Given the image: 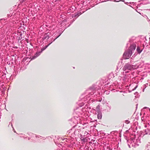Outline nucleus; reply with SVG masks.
<instances>
[{
	"mask_svg": "<svg viewBox=\"0 0 150 150\" xmlns=\"http://www.w3.org/2000/svg\"><path fill=\"white\" fill-rule=\"evenodd\" d=\"M98 87V86L94 84L87 90L82 95V96L83 98H82L83 100H89L90 99L89 98L90 96L95 97L96 95L97 96L96 90L97 88Z\"/></svg>",
	"mask_w": 150,
	"mask_h": 150,
	"instance_id": "nucleus-1",
	"label": "nucleus"
},
{
	"mask_svg": "<svg viewBox=\"0 0 150 150\" xmlns=\"http://www.w3.org/2000/svg\"><path fill=\"white\" fill-rule=\"evenodd\" d=\"M138 67V65L131 64L129 63H128L125 64L122 68V70L124 71H125V73H126L129 72L128 71H126V70L131 71L134 70Z\"/></svg>",
	"mask_w": 150,
	"mask_h": 150,
	"instance_id": "nucleus-2",
	"label": "nucleus"
},
{
	"mask_svg": "<svg viewBox=\"0 0 150 150\" xmlns=\"http://www.w3.org/2000/svg\"><path fill=\"white\" fill-rule=\"evenodd\" d=\"M84 105V104L82 103L81 104V105H79V107H77L76 108L74 109V114H76L78 116H79L80 113H81V109H80V107L81 108Z\"/></svg>",
	"mask_w": 150,
	"mask_h": 150,
	"instance_id": "nucleus-3",
	"label": "nucleus"
},
{
	"mask_svg": "<svg viewBox=\"0 0 150 150\" xmlns=\"http://www.w3.org/2000/svg\"><path fill=\"white\" fill-rule=\"evenodd\" d=\"M61 34L62 33H60L58 35L56 36L55 38H54L53 41H51V42L49 44H48L47 45H45L44 47H42L41 48V50H40L41 52H42L44 50H45L54 41L57 39L59 38L61 35Z\"/></svg>",
	"mask_w": 150,
	"mask_h": 150,
	"instance_id": "nucleus-4",
	"label": "nucleus"
},
{
	"mask_svg": "<svg viewBox=\"0 0 150 150\" xmlns=\"http://www.w3.org/2000/svg\"><path fill=\"white\" fill-rule=\"evenodd\" d=\"M131 51L129 50L127 51H125L123 54V57L124 59H129L132 54Z\"/></svg>",
	"mask_w": 150,
	"mask_h": 150,
	"instance_id": "nucleus-5",
	"label": "nucleus"
},
{
	"mask_svg": "<svg viewBox=\"0 0 150 150\" xmlns=\"http://www.w3.org/2000/svg\"><path fill=\"white\" fill-rule=\"evenodd\" d=\"M51 34L50 33H45L43 35V37L42 38V41H44L45 40H47L50 37Z\"/></svg>",
	"mask_w": 150,
	"mask_h": 150,
	"instance_id": "nucleus-6",
	"label": "nucleus"
},
{
	"mask_svg": "<svg viewBox=\"0 0 150 150\" xmlns=\"http://www.w3.org/2000/svg\"><path fill=\"white\" fill-rule=\"evenodd\" d=\"M42 52L40 51H37L33 56H32L30 57V59L31 60H33L39 56L41 53Z\"/></svg>",
	"mask_w": 150,
	"mask_h": 150,
	"instance_id": "nucleus-7",
	"label": "nucleus"
},
{
	"mask_svg": "<svg viewBox=\"0 0 150 150\" xmlns=\"http://www.w3.org/2000/svg\"><path fill=\"white\" fill-rule=\"evenodd\" d=\"M136 46L135 44H132L131 45L128 50L129 51H131V52L132 53L134 50L135 49Z\"/></svg>",
	"mask_w": 150,
	"mask_h": 150,
	"instance_id": "nucleus-8",
	"label": "nucleus"
},
{
	"mask_svg": "<svg viewBox=\"0 0 150 150\" xmlns=\"http://www.w3.org/2000/svg\"><path fill=\"white\" fill-rule=\"evenodd\" d=\"M97 117L98 119H101L102 117V114L101 111H98L97 112Z\"/></svg>",
	"mask_w": 150,
	"mask_h": 150,
	"instance_id": "nucleus-9",
	"label": "nucleus"
},
{
	"mask_svg": "<svg viewBox=\"0 0 150 150\" xmlns=\"http://www.w3.org/2000/svg\"><path fill=\"white\" fill-rule=\"evenodd\" d=\"M63 31L62 32H60V33L56 32V33H55L54 34V36H52V38H51V40L50 41L49 43H50L51 41H53L54 38H55V37H56V36L58 35L60 33H62L63 32Z\"/></svg>",
	"mask_w": 150,
	"mask_h": 150,
	"instance_id": "nucleus-10",
	"label": "nucleus"
},
{
	"mask_svg": "<svg viewBox=\"0 0 150 150\" xmlns=\"http://www.w3.org/2000/svg\"><path fill=\"white\" fill-rule=\"evenodd\" d=\"M130 144L131 145L134 147H136L139 145V144L134 142H130Z\"/></svg>",
	"mask_w": 150,
	"mask_h": 150,
	"instance_id": "nucleus-11",
	"label": "nucleus"
},
{
	"mask_svg": "<svg viewBox=\"0 0 150 150\" xmlns=\"http://www.w3.org/2000/svg\"><path fill=\"white\" fill-rule=\"evenodd\" d=\"M76 9V7L74 6H71L69 8V10L71 11V12H73Z\"/></svg>",
	"mask_w": 150,
	"mask_h": 150,
	"instance_id": "nucleus-12",
	"label": "nucleus"
},
{
	"mask_svg": "<svg viewBox=\"0 0 150 150\" xmlns=\"http://www.w3.org/2000/svg\"><path fill=\"white\" fill-rule=\"evenodd\" d=\"M136 50L139 54H140L143 50V49H141L140 47L137 46V48Z\"/></svg>",
	"mask_w": 150,
	"mask_h": 150,
	"instance_id": "nucleus-13",
	"label": "nucleus"
},
{
	"mask_svg": "<svg viewBox=\"0 0 150 150\" xmlns=\"http://www.w3.org/2000/svg\"><path fill=\"white\" fill-rule=\"evenodd\" d=\"M88 139H89V138L85 137L84 139H83V141L82 142H88Z\"/></svg>",
	"mask_w": 150,
	"mask_h": 150,
	"instance_id": "nucleus-14",
	"label": "nucleus"
},
{
	"mask_svg": "<svg viewBox=\"0 0 150 150\" xmlns=\"http://www.w3.org/2000/svg\"><path fill=\"white\" fill-rule=\"evenodd\" d=\"M145 134H150V131L149 129H147L145 130Z\"/></svg>",
	"mask_w": 150,
	"mask_h": 150,
	"instance_id": "nucleus-15",
	"label": "nucleus"
},
{
	"mask_svg": "<svg viewBox=\"0 0 150 150\" xmlns=\"http://www.w3.org/2000/svg\"><path fill=\"white\" fill-rule=\"evenodd\" d=\"M150 3L149 2H148L147 3H140V4H138L137 5V8H138V7L140 6L142 4L145 5V4H150Z\"/></svg>",
	"mask_w": 150,
	"mask_h": 150,
	"instance_id": "nucleus-16",
	"label": "nucleus"
},
{
	"mask_svg": "<svg viewBox=\"0 0 150 150\" xmlns=\"http://www.w3.org/2000/svg\"><path fill=\"white\" fill-rule=\"evenodd\" d=\"M106 148V150H112V149H111L110 147L108 146L105 145L104 148Z\"/></svg>",
	"mask_w": 150,
	"mask_h": 150,
	"instance_id": "nucleus-17",
	"label": "nucleus"
},
{
	"mask_svg": "<svg viewBox=\"0 0 150 150\" xmlns=\"http://www.w3.org/2000/svg\"><path fill=\"white\" fill-rule=\"evenodd\" d=\"M27 134L29 136L31 137H34V135H35V134H34L33 133H32L31 132H28Z\"/></svg>",
	"mask_w": 150,
	"mask_h": 150,
	"instance_id": "nucleus-18",
	"label": "nucleus"
},
{
	"mask_svg": "<svg viewBox=\"0 0 150 150\" xmlns=\"http://www.w3.org/2000/svg\"><path fill=\"white\" fill-rule=\"evenodd\" d=\"M5 19L4 18H2L0 19V23H1V24H2L3 25H4L5 24L6 22L4 23H2V21H5Z\"/></svg>",
	"mask_w": 150,
	"mask_h": 150,
	"instance_id": "nucleus-19",
	"label": "nucleus"
},
{
	"mask_svg": "<svg viewBox=\"0 0 150 150\" xmlns=\"http://www.w3.org/2000/svg\"><path fill=\"white\" fill-rule=\"evenodd\" d=\"M138 85L137 84V85L135 86L134 87V88H133L131 91L130 90H129V92H131V91H134L138 87Z\"/></svg>",
	"mask_w": 150,
	"mask_h": 150,
	"instance_id": "nucleus-20",
	"label": "nucleus"
},
{
	"mask_svg": "<svg viewBox=\"0 0 150 150\" xmlns=\"http://www.w3.org/2000/svg\"><path fill=\"white\" fill-rule=\"evenodd\" d=\"M84 2L82 1H79L78 3H77V4L79 6L80 4H81L82 5H84Z\"/></svg>",
	"mask_w": 150,
	"mask_h": 150,
	"instance_id": "nucleus-21",
	"label": "nucleus"
},
{
	"mask_svg": "<svg viewBox=\"0 0 150 150\" xmlns=\"http://www.w3.org/2000/svg\"><path fill=\"white\" fill-rule=\"evenodd\" d=\"M135 138H131L130 139L128 140H129V142H134V140H135Z\"/></svg>",
	"mask_w": 150,
	"mask_h": 150,
	"instance_id": "nucleus-22",
	"label": "nucleus"
},
{
	"mask_svg": "<svg viewBox=\"0 0 150 150\" xmlns=\"http://www.w3.org/2000/svg\"><path fill=\"white\" fill-rule=\"evenodd\" d=\"M75 19H73L72 20H71L70 22V24H69V25L68 26V27H69L72 24V23L75 21Z\"/></svg>",
	"mask_w": 150,
	"mask_h": 150,
	"instance_id": "nucleus-23",
	"label": "nucleus"
},
{
	"mask_svg": "<svg viewBox=\"0 0 150 150\" xmlns=\"http://www.w3.org/2000/svg\"><path fill=\"white\" fill-rule=\"evenodd\" d=\"M129 141L128 140V139H127V145H128L129 147V148H131L130 146H131V144H130V142H129Z\"/></svg>",
	"mask_w": 150,
	"mask_h": 150,
	"instance_id": "nucleus-24",
	"label": "nucleus"
},
{
	"mask_svg": "<svg viewBox=\"0 0 150 150\" xmlns=\"http://www.w3.org/2000/svg\"><path fill=\"white\" fill-rule=\"evenodd\" d=\"M96 110H97V112L98 111H101V110L100 109V106L99 105H98L96 108Z\"/></svg>",
	"mask_w": 150,
	"mask_h": 150,
	"instance_id": "nucleus-25",
	"label": "nucleus"
},
{
	"mask_svg": "<svg viewBox=\"0 0 150 150\" xmlns=\"http://www.w3.org/2000/svg\"><path fill=\"white\" fill-rule=\"evenodd\" d=\"M75 13L77 16V17H79L80 15L82 14L81 12H77L76 13Z\"/></svg>",
	"mask_w": 150,
	"mask_h": 150,
	"instance_id": "nucleus-26",
	"label": "nucleus"
},
{
	"mask_svg": "<svg viewBox=\"0 0 150 150\" xmlns=\"http://www.w3.org/2000/svg\"><path fill=\"white\" fill-rule=\"evenodd\" d=\"M95 142V140L94 139H92L91 142H89L90 144H94V143H96Z\"/></svg>",
	"mask_w": 150,
	"mask_h": 150,
	"instance_id": "nucleus-27",
	"label": "nucleus"
},
{
	"mask_svg": "<svg viewBox=\"0 0 150 150\" xmlns=\"http://www.w3.org/2000/svg\"><path fill=\"white\" fill-rule=\"evenodd\" d=\"M135 39L134 38V37H132V38L130 39L129 40V42H132L133 41V40H134Z\"/></svg>",
	"mask_w": 150,
	"mask_h": 150,
	"instance_id": "nucleus-28",
	"label": "nucleus"
},
{
	"mask_svg": "<svg viewBox=\"0 0 150 150\" xmlns=\"http://www.w3.org/2000/svg\"><path fill=\"white\" fill-rule=\"evenodd\" d=\"M13 13H12V14H11V13H10V14H8L7 15V16L8 17H11L12 16H13Z\"/></svg>",
	"mask_w": 150,
	"mask_h": 150,
	"instance_id": "nucleus-29",
	"label": "nucleus"
},
{
	"mask_svg": "<svg viewBox=\"0 0 150 150\" xmlns=\"http://www.w3.org/2000/svg\"><path fill=\"white\" fill-rule=\"evenodd\" d=\"M148 83H146L145 84H144L143 85V87L144 88H146V87H147L148 86Z\"/></svg>",
	"mask_w": 150,
	"mask_h": 150,
	"instance_id": "nucleus-30",
	"label": "nucleus"
},
{
	"mask_svg": "<svg viewBox=\"0 0 150 150\" xmlns=\"http://www.w3.org/2000/svg\"><path fill=\"white\" fill-rule=\"evenodd\" d=\"M130 121L128 120H126L125 121V122L127 124H128L130 123Z\"/></svg>",
	"mask_w": 150,
	"mask_h": 150,
	"instance_id": "nucleus-31",
	"label": "nucleus"
},
{
	"mask_svg": "<svg viewBox=\"0 0 150 150\" xmlns=\"http://www.w3.org/2000/svg\"><path fill=\"white\" fill-rule=\"evenodd\" d=\"M78 17H77V16L76 15V14L75 13L73 15V16H72V18H74H74H77Z\"/></svg>",
	"mask_w": 150,
	"mask_h": 150,
	"instance_id": "nucleus-32",
	"label": "nucleus"
},
{
	"mask_svg": "<svg viewBox=\"0 0 150 150\" xmlns=\"http://www.w3.org/2000/svg\"><path fill=\"white\" fill-rule=\"evenodd\" d=\"M61 21H62V23H64L66 22L67 21V20L65 19L62 20Z\"/></svg>",
	"mask_w": 150,
	"mask_h": 150,
	"instance_id": "nucleus-33",
	"label": "nucleus"
},
{
	"mask_svg": "<svg viewBox=\"0 0 150 150\" xmlns=\"http://www.w3.org/2000/svg\"><path fill=\"white\" fill-rule=\"evenodd\" d=\"M85 137H84V136H83L82 135L81 136V138L80 139H81V140L82 142L83 141V139H84V138Z\"/></svg>",
	"mask_w": 150,
	"mask_h": 150,
	"instance_id": "nucleus-34",
	"label": "nucleus"
},
{
	"mask_svg": "<svg viewBox=\"0 0 150 150\" xmlns=\"http://www.w3.org/2000/svg\"><path fill=\"white\" fill-rule=\"evenodd\" d=\"M3 38V34H1L0 35V41Z\"/></svg>",
	"mask_w": 150,
	"mask_h": 150,
	"instance_id": "nucleus-35",
	"label": "nucleus"
},
{
	"mask_svg": "<svg viewBox=\"0 0 150 150\" xmlns=\"http://www.w3.org/2000/svg\"><path fill=\"white\" fill-rule=\"evenodd\" d=\"M110 91H105V93H106V94H108L109 93Z\"/></svg>",
	"mask_w": 150,
	"mask_h": 150,
	"instance_id": "nucleus-36",
	"label": "nucleus"
},
{
	"mask_svg": "<svg viewBox=\"0 0 150 150\" xmlns=\"http://www.w3.org/2000/svg\"><path fill=\"white\" fill-rule=\"evenodd\" d=\"M109 85L110 87L111 86V85H110V83L108 82L106 83V84L104 85V86L108 85Z\"/></svg>",
	"mask_w": 150,
	"mask_h": 150,
	"instance_id": "nucleus-37",
	"label": "nucleus"
},
{
	"mask_svg": "<svg viewBox=\"0 0 150 150\" xmlns=\"http://www.w3.org/2000/svg\"><path fill=\"white\" fill-rule=\"evenodd\" d=\"M34 136H35L36 138H40V137H41L40 136H38L36 134H35V135H34Z\"/></svg>",
	"mask_w": 150,
	"mask_h": 150,
	"instance_id": "nucleus-38",
	"label": "nucleus"
},
{
	"mask_svg": "<svg viewBox=\"0 0 150 150\" xmlns=\"http://www.w3.org/2000/svg\"><path fill=\"white\" fill-rule=\"evenodd\" d=\"M26 0H20V2L23 3V2H24Z\"/></svg>",
	"mask_w": 150,
	"mask_h": 150,
	"instance_id": "nucleus-39",
	"label": "nucleus"
},
{
	"mask_svg": "<svg viewBox=\"0 0 150 150\" xmlns=\"http://www.w3.org/2000/svg\"><path fill=\"white\" fill-rule=\"evenodd\" d=\"M134 94L135 95H138V92H135L134 93Z\"/></svg>",
	"mask_w": 150,
	"mask_h": 150,
	"instance_id": "nucleus-40",
	"label": "nucleus"
},
{
	"mask_svg": "<svg viewBox=\"0 0 150 150\" xmlns=\"http://www.w3.org/2000/svg\"><path fill=\"white\" fill-rule=\"evenodd\" d=\"M148 108V109H149V110L150 111V109L149 108H147V107H144L143 108V109H146V108Z\"/></svg>",
	"mask_w": 150,
	"mask_h": 150,
	"instance_id": "nucleus-41",
	"label": "nucleus"
},
{
	"mask_svg": "<svg viewBox=\"0 0 150 150\" xmlns=\"http://www.w3.org/2000/svg\"><path fill=\"white\" fill-rule=\"evenodd\" d=\"M13 59H13V58L11 57V58H10V61H13V60H13Z\"/></svg>",
	"mask_w": 150,
	"mask_h": 150,
	"instance_id": "nucleus-42",
	"label": "nucleus"
},
{
	"mask_svg": "<svg viewBox=\"0 0 150 150\" xmlns=\"http://www.w3.org/2000/svg\"><path fill=\"white\" fill-rule=\"evenodd\" d=\"M122 61H121L120 62H119V63L118 64V65H119L120 64H122Z\"/></svg>",
	"mask_w": 150,
	"mask_h": 150,
	"instance_id": "nucleus-43",
	"label": "nucleus"
},
{
	"mask_svg": "<svg viewBox=\"0 0 150 150\" xmlns=\"http://www.w3.org/2000/svg\"><path fill=\"white\" fill-rule=\"evenodd\" d=\"M145 89V88H144L143 87V90H142V91L143 92H144V90Z\"/></svg>",
	"mask_w": 150,
	"mask_h": 150,
	"instance_id": "nucleus-44",
	"label": "nucleus"
},
{
	"mask_svg": "<svg viewBox=\"0 0 150 150\" xmlns=\"http://www.w3.org/2000/svg\"><path fill=\"white\" fill-rule=\"evenodd\" d=\"M95 6V4H93L91 6V7H92L93 6Z\"/></svg>",
	"mask_w": 150,
	"mask_h": 150,
	"instance_id": "nucleus-45",
	"label": "nucleus"
},
{
	"mask_svg": "<svg viewBox=\"0 0 150 150\" xmlns=\"http://www.w3.org/2000/svg\"><path fill=\"white\" fill-rule=\"evenodd\" d=\"M137 105H138V104H137L136 105V109H137Z\"/></svg>",
	"mask_w": 150,
	"mask_h": 150,
	"instance_id": "nucleus-46",
	"label": "nucleus"
},
{
	"mask_svg": "<svg viewBox=\"0 0 150 150\" xmlns=\"http://www.w3.org/2000/svg\"><path fill=\"white\" fill-rule=\"evenodd\" d=\"M72 129H71L69 130V133H70V132H71L70 131H71Z\"/></svg>",
	"mask_w": 150,
	"mask_h": 150,
	"instance_id": "nucleus-47",
	"label": "nucleus"
},
{
	"mask_svg": "<svg viewBox=\"0 0 150 150\" xmlns=\"http://www.w3.org/2000/svg\"><path fill=\"white\" fill-rule=\"evenodd\" d=\"M18 71H19L20 70H21V68L19 69V68H18Z\"/></svg>",
	"mask_w": 150,
	"mask_h": 150,
	"instance_id": "nucleus-48",
	"label": "nucleus"
},
{
	"mask_svg": "<svg viewBox=\"0 0 150 150\" xmlns=\"http://www.w3.org/2000/svg\"><path fill=\"white\" fill-rule=\"evenodd\" d=\"M100 95V93H98V95Z\"/></svg>",
	"mask_w": 150,
	"mask_h": 150,
	"instance_id": "nucleus-49",
	"label": "nucleus"
},
{
	"mask_svg": "<svg viewBox=\"0 0 150 150\" xmlns=\"http://www.w3.org/2000/svg\"><path fill=\"white\" fill-rule=\"evenodd\" d=\"M125 3L126 4H127L129 3L127 2H125Z\"/></svg>",
	"mask_w": 150,
	"mask_h": 150,
	"instance_id": "nucleus-50",
	"label": "nucleus"
},
{
	"mask_svg": "<svg viewBox=\"0 0 150 150\" xmlns=\"http://www.w3.org/2000/svg\"><path fill=\"white\" fill-rule=\"evenodd\" d=\"M136 55H135V54H134L133 55V57H135Z\"/></svg>",
	"mask_w": 150,
	"mask_h": 150,
	"instance_id": "nucleus-51",
	"label": "nucleus"
},
{
	"mask_svg": "<svg viewBox=\"0 0 150 150\" xmlns=\"http://www.w3.org/2000/svg\"><path fill=\"white\" fill-rule=\"evenodd\" d=\"M121 1H123V2H124V3L125 2V1L124 0H121Z\"/></svg>",
	"mask_w": 150,
	"mask_h": 150,
	"instance_id": "nucleus-52",
	"label": "nucleus"
},
{
	"mask_svg": "<svg viewBox=\"0 0 150 150\" xmlns=\"http://www.w3.org/2000/svg\"><path fill=\"white\" fill-rule=\"evenodd\" d=\"M23 138H24V139H26L27 138V137H24L23 136Z\"/></svg>",
	"mask_w": 150,
	"mask_h": 150,
	"instance_id": "nucleus-53",
	"label": "nucleus"
},
{
	"mask_svg": "<svg viewBox=\"0 0 150 150\" xmlns=\"http://www.w3.org/2000/svg\"><path fill=\"white\" fill-rule=\"evenodd\" d=\"M134 2H132V3H131V2H130L129 3L130 4H131L132 3H133Z\"/></svg>",
	"mask_w": 150,
	"mask_h": 150,
	"instance_id": "nucleus-54",
	"label": "nucleus"
},
{
	"mask_svg": "<svg viewBox=\"0 0 150 150\" xmlns=\"http://www.w3.org/2000/svg\"><path fill=\"white\" fill-rule=\"evenodd\" d=\"M20 35L21 36V35H22V34L21 33H20Z\"/></svg>",
	"mask_w": 150,
	"mask_h": 150,
	"instance_id": "nucleus-55",
	"label": "nucleus"
},
{
	"mask_svg": "<svg viewBox=\"0 0 150 150\" xmlns=\"http://www.w3.org/2000/svg\"><path fill=\"white\" fill-rule=\"evenodd\" d=\"M28 140H30V137H28Z\"/></svg>",
	"mask_w": 150,
	"mask_h": 150,
	"instance_id": "nucleus-56",
	"label": "nucleus"
},
{
	"mask_svg": "<svg viewBox=\"0 0 150 150\" xmlns=\"http://www.w3.org/2000/svg\"><path fill=\"white\" fill-rule=\"evenodd\" d=\"M75 130L74 131V134H75Z\"/></svg>",
	"mask_w": 150,
	"mask_h": 150,
	"instance_id": "nucleus-57",
	"label": "nucleus"
},
{
	"mask_svg": "<svg viewBox=\"0 0 150 150\" xmlns=\"http://www.w3.org/2000/svg\"><path fill=\"white\" fill-rule=\"evenodd\" d=\"M108 107H109V108H110V109H111V107H110V106H108Z\"/></svg>",
	"mask_w": 150,
	"mask_h": 150,
	"instance_id": "nucleus-58",
	"label": "nucleus"
},
{
	"mask_svg": "<svg viewBox=\"0 0 150 150\" xmlns=\"http://www.w3.org/2000/svg\"><path fill=\"white\" fill-rule=\"evenodd\" d=\"M148 124L149 125H150V123H148Z\"/></svg>",
	"mask_w": 150,
	"mask_h": 150,
	"instance_id": "nucleus-59",
	"label": "nucleus"
},
{
	"mask_svg": "<svg viewBox=\"0 0 150 150\" xmlns=\"http://www.w3.org/2000/svg\"><path fill=\"white\" fill-rule=\"evenodd\" d=\"M15 59H16V57H14V61L15 60Z\"/></svg>",
	"mask_w": 150,
	"mask_h": 150,
	"instance_id": "nucleus-60",
	"label": "nucleus"
},
{
	"mask_svg": "<svg viewBox=\"0 0 150 150\" xmlns=\"http://www.w3.org/2000/svg\"><path fill=\"white\" fill-rule=\"evenodd\" d=\"M43 1H46V0H42Z\"/></svg>",
	"mask_w": 150,
	"mask_h": 150,
	"instance_id": "nucleus-61",
	"label": "nucleus"
},
{
	"mask_svg": "<svg viewBox=\"0 0 150 150\" xmlns=\"http://www.w3.org/2000/svg\"><path fill=\"white\" fill-rule=\"evenodd\" d=\"M58 0H55V2H56Z\"/></svg>",
	"mask_w": 150,
	"mask_h": 150,
	"instance_id": "nucleus-62",
	"label": "nucleus"
},
{
	"mask_svg": "<svg viewBox=\"0 0 150 150\" xmlns=\"http://www.w3.org/2000/svg\"><path fill=\"white\" fill-rule=\"evenodd\" d=\"M129 6H130V7H132V6L131 5H129Z\"/></svg>",
	"mask_w": 150,
	"mask_h": 150,
	"instance_id": "nucleus-63",
	"label": "nucleus"
},
{
	"mask_svg": "<svg viewBox=\"0 0 150 150\" xmlns=\"http://www.w3.org/2000/svg\"><path fill=\"white\" fill-rule=\"evenodd\" d=\"M13 57H14V55H13L12 56Z\"/></svg>",
	"mask_w": 150,
	"mask_h": 150,
	"instance_id": "nucleus-64",
	"label": "nucleus"
}]
</instances>
